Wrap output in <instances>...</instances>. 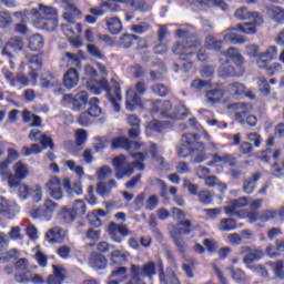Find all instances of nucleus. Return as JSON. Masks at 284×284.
Masks as SVG:
<instances>
[{
	"mask_svg": "<svg viewBox=\"0 0 284 284\" xmlns=\"http://www.w3.org/2000/svg\"><path fill=\"white\" fill-rule=\"evenodd\" d=\"M178 39H183L173 47V52L179 57L180 61H190V59H197V61H207V53L203 50L201 40L195 36H190V30L178 29L175 31Z\"/></svg>",
	"mask_w": 284,
	"mask_h": 284,
	"instance_id": "nucleus-1",
	"label": "nucleus"
},
{
	"mask_svg": "<svg viewBox=\"0 0 284 284\" xmlns=\"http://www.w3.org/2000/svg\"><path fill=\"white\" fill-rule=\"evenodd\" d=\"M201 135L196 133H184L181 144L178 146V154L182 159L191 156V163H203L207 161L205 144L200 142Z\"/></svg>",
	"mask_w": 284,
	"mask_h": 284,
	"instance_id": "nucleus-2",
	"label": "nucleus"
},
{
	"mask_svg": "<svg viewBox=\"0 0 284 284\" xmlns=\"http://www.w3.org/2000/svg\"><path fill=\"white\" fill-rule=\"evenodd\" d=\"M31 16L34 17L33 26L38 30L54 32L59 28V12L52 6L40 3L37 9L31 10Z\"/></svg>",
	"mask_w": 284,
	"mask_h": 284,
	"instance_id": "nucleus-3",
	"label": "nucleus"
},
{
	"mask_svg": "<svg viewBox=\"0 0 284 284\" xmlns=\"http://www.w3.org/2000/svg\"><path fill=\"white\" fill-rule=\"evenodd\" d=\"M112 85L114 88L113 94L112 90L110 89V84H108V80L105 79L95 82L94 85L88 84V88L93 94H101V92H106V97L109 101H111L114 112H121V104H119V101H122L123 99L121 97V87L119 85V82L114 80H112Z\"/></svg>",
	"mask_w": 284,
	"mask_h": 284,
	"instance_id": "nucleus-4",
	"label": "nucleus"
},
{
	"mask_svg": "<svg viewBox=\"0 0 284 284\" xmlns=\"http://www.w3.org/2000/svg\"><path fill=\"white\" fill-rule=\"evenodd\" d=\"M246 219H248L250 223H256V221L267 223L268 221H274V219H281V210L251 211L247 213Z\"/></svg>",
	"mask_w": 284,
	"mask_h": 284,
	"instance_id": "nucleus-5",
	"label": "nucleus"
},
{
	"mask_svg": "<svg viewBox=\"0 0 284 284\" xmlns=\"http://www.w3.org/2000/svg\"><path fill=\"white\" fill-rule=\"evenodd\" d=\"M240 254H244L243 263L247 270H252L255 265L252 263H256V261H261L263 258V252L260 248H253L250 246H242Z\"/></svg>",
	"mask_w": 284,
	"mask_h": 284,
	"instance_id": "nucleus-6",
	"label": "nucleus"
},
{
	"mask_svg": "<svg viewBox=\"0 0 284 284\" xmlns=\"http://www.w3.org/2000/svg\"><path fill=\"white\" fill-rule=\"evenodd\" d=\"M235 19L237 21H247L253 19L255 26H263V16L258 12L250 11L246 7H241L234 12Z\"/></svg>",
	"mask_w": 284,
	"mask_h": 284,
	"instance_id": "nucleus-7",
	"label": "nucleus"
},
{
	"mask_svg": "<svg viewBox=\"0 0 284 284\" xmlns=\"http://www.w3.org/2000/svg\"><path fill=\"white\" fill-rule=\"evenodd\" d=\"M276 57H278V48L276 45H270L264 52L260 53L256 59V65L258 68H267Z\"/></svg>",
	"mask_w": 284,
	"mask_h": 284,
	"instance_id": "nucleus-8",
	"label": "nucleus"
},
{
	"mask_svg": "<svg viewBox=\"0 0 284 284\" xmlns=\"http://www.w3.org/2000/svg\"><path fill=\"white\" fill-rule=\"evenodd\" d=\"M108 232L114 243H122L123 239L121 236H130V230H128V225L125 224L111 222Z\"/></svg>",
	"mask_w": 284,
	"mask_h": 284,
	"instance_id": "nucleus-9",
	"label": "nucleus"
},
{
	"mask_svg": "<svg viewBox=\"0 0 284 284\" xmlns=\"http://www.w3.org/2000/svg\"><path fill=\"white\" fill-rule=\"evenodd\" d=\"M111 148L112 150H141V143L136 142V141H130L128 138H115L112 140L111 142Z\"/></svg>",
	"mask_w": 284,
	"mask_h": 284,
	"instance_id": "nucleus-10",
	"label": "nucleus"
},
{
	"mask_svg": "<svg viewBox=\"0 0 284 284\" xmlns=\"http://www.w3.org/2000/svg\"><path fill=\"white\" fill-rule=\"evenodd\" d=\"M45 187L51 199H54V201H61V199H63V189L61 187V180H59V178H51L47 182Z\"/></svg>",
	"mask_w": 284,
	"mask_h": 284,
	"instance_id": "nucleus-11",
	"label": "nucleus"
},
{
	"mask_svg": "<svg viewBox=\"0 0 284 284\" xmlns=\"http://www.w3.org/2000/svg\"><path fill=\"white\" fill-rule=\"evenodd\" d=\"M131 270L135 272V274H139L141 277L145 278H152V276L156 275V264L154 262H149L144 264L143 266H139L136 264H133L131 266Z\"/></svg>",
	"mask_w": 284,
	"mask_h": 284,
	"instance_id": "nucleus-12",
	"label": "nucleus"
},
{
	"mask_svg": "<svg viewBox=\"0 0 284 284\" xmlns=\"http://www.w3.org/2000/svg\"><path fill=\"white\" fill-rule=\"evenodd\" d=\"M10 50H13V52H21V50H23V41L21 40V38H11L1 51L2 57H8V59H12L13 55Z\"/></svg>",
	"mask_w": 284,
	"mask_h": 284,
	"instance_id": "nucleus-13",
	"label": "nucleus"
},
{
	"mask_svg": "<svg viewBox=\"0 0 284 284\" xmlns=\"http://www.w3.org/2000/svg\"><path fill=\"white\" fill-rule=\"evenodd\" d=\"M220 68L217 70L219 77L221 79H225L227 77H241L236 73V69L230 64V59L223 60V58H220Z\"/></svg>",
	"mask_w": 284,
	"mask_h": 284,
	"instance_id": "nucleus-14",
	"label": "nucleus"
},
{
	"mask_svg": "<svg viewBox=\"0 0 284 284\" xmlns=\"http://www.w3.org/2000/svg\"><path fill=\"white\" fill-rule=\"evenodd\" d=\"M233 108L235 110V119L240 123H244L248 112H252V104L245 103V102H237L233 104Z\"/></svg>",
	"mask_w": 284,
	"mask_h": 284,
	"instance_id": "nucleus-15",
	"label": "nucleus"
},
{
	"mask_svg": "<svg viewBox=\"0 0 284 284\" xmlns=\"http://www.w3.org/2000/svg\"><path fill=\"white\" fill-rule=\"evenodd\" d=\"M63 83L68 90L77 88L79 85V71L74 68L69 69L63 77Z\"/></svg>",
	"mask_w": 284,
	"mask_h": 284,
	"instance_id": "nucleus-16",
	"label": "nucleus"
},
{
	"mask_svg": "<svg viewBox=\"0 0 284 284\" xmlns=\"http://www.w3.org/2000/svg\"><path fill=\"white\" fill-rule=\"evenodd\" d=\"M128 123L131 126L129 130L130 139H139V134H141V119L135 114H131L128 116Z\"/></svg>",
	"mask_w": 284,
	"mask_h": 284,
	"instance_id": "nucleus-17",
	"label": "nucleus"
},
{
	"mask_svg": "<svg viewBox=\"0 0 284 284\" xmlns=\"http://www.w3.org/2000/svg\"><path fill=\"white\" fill-rule=\"evenodd\" d=\"M89 264L93 270H105V267H108V258L101 253H92L89 258Z\"/></svg>",
	"mask_w": 284,
	"mask_h": 284,
	"instance_id": "nucleus-18",
	"label": "nucleus"
},
{
	"mask_svg": "<svg viewBox=\"0 0 284 284\" xmlns=\"http://www.w3.org/2000/svg\"><path fill=\"white\" fill-rule=\"evenodd\" d=\"M223 57H226V59H231V61H233V63H236L239 67L245 63L243 54H241V51L236 47L229 48L226 51L223 52Z\"/></svg>",
	"mask_w": 284,
	"mask_h": 284,
	"instance_id": "nucleus-19",
	"label": "nucleus"
},
{
	"mask_svg": "<svg viewBox=\"0 0 284 284\" xmlns=\"http://www.w3.org/2000/svg\"><path fill=\"white\" fill-rule=\"evenodd\" d=\"M256 28L258 26L253 20L252 22L237 23L236 27L230 28L229 32L237 31L243 34H256Z\"/></svg>",
	"mask_w": 284,
	"mask_h": 284,
	"instance_id": "nucleus-20",
	"label": "nucleus"
},
{
	"mask_svg": "<svg viewBox=\"0 0 284 284\" xmlns=\"http://www.w3.org/2000/svg\"><path fill=\"white\" fill-rule=\"evenodd\" d=\"M126 110H129V112H132L135 110L136 106L141 105V97H139V94H136V92H134V89H129L126 91Z\"/></svg>",
	"mask_w": 284,
	"mask_h": 284,
	"instance_id": "nucleus-21",
	"label": "nucleus"
},
{
	"mask_svg": "<svg viewBox=\"0 0 284 284\" xmlns=\"http://www.w3.org/2000/svg\"><path fill=\"white\" fill-rule=\"evenodd\" d=\"M85 105H88V92L80 91L73 97V110L81 112V110H85Z\"/></svg>",
	"mask_w": 284,
	"mask_h": 284,
	"instance_id": "nucleus-22",
	"label": "nucleus"
},
{
	"mask_svg": "<svg viewBox=\"0 0 284 284\" xmlns=\"http://www.w3.org/2000/svg\"><path fill=\"white\" fill-rule=\"evenodd\" d=\"M261 180V173L253 174L252 178L246 179L243 182V193L244 194H253L256 190V185L258 181Z\"/></svg>",
	"mask_w": 284,
	"mask_h": 284,
	"instance_id": "nucleus-23",
	"label": "nucleus"
},
{
	"mask_svg": "<svg viewBox=\"0 0 284 284\" xmlns=\"http://www.w3.org/2000/svg\"><path fill=\"white\" fill-rule=\"evenodd\" d=\"M153 110L154 112H160L161 116L164 119H170V116H172V113H170L172 110V102H170V100L156 101Z\"/></svg>",
	"mask_w": 284,
	"mask_h": 284,
	"instance_id": "nucleus-24",
	"label": "nucleus"
},
{
	"mask_svg": "<svg viewBox=\"0 0 284 284\" xmlns=\"http://www.w3.org/2000/svg\"><path fill=\"white\" fill-rule=\"evenodd\" d=\"M104 23L111 34H120L123 30V24L119 18H104Z\"/></svg>",
	"mask_w": 284,
	"mask_h": 284,
	"instance_id": "nucleus-25",
	"label": "nucleus"
},
{
	"mask_svg": "<svg viewBox=\"0 0 284 284\" xmlns=\"http://www.w3.org/2000/svg\"><path fill=\"white\" fill-rule=\"evenodd\" d=\"M61 234H62V241H63V239H65V231L59 226L52 227L45 233V240L49 243L54 244L59 241V239L61 237Z\"/></svg>",
	"mask_w": 284,
	"mask_h": 284,
	"instance_id": "nucleus-26",
	"label": "nucleus"
},
{
	"mask_svg": "<svg viewBox=\"0 0 284 284\" xmlns=\"http://www.w3.org/2000/svg\"><path fill=\"white\" fill-rule=\"evenodd\" d=\"M250 204V201H247V197H240L237 200L231 201V204L225 207V213L232 216L236 210L241 207H246V205Z\"/></svg>",
	"mask_w": 284,
	"mask_h": 284,
	"instance_id": "nucleus-27",
	"label": "nucleus"
},
{
	"mask_svg": "<svg viewBox=\"0 0 284 284\" xmlns=\"http://www.w3.org/2000/svg\"><path fill=\"white\" fill-rule=\"evenodd\" d=\"M224 42L225 40H217L213 36H207L204 45L207 50H213L214 52H221V50H223Z\"/></svg>",
	"mask_w": 284,
	"mask_h": 284,
	"instance_id": "nucleus-28",
	"label": "nucleus"
},
{
	"mask_svg": "<svg viewBox=\"0 0 284 284\" xmlns=\"http://www.w3.org/2000/svg\"><path fill=\"white\" fill-rule=\"evenodd\" d=\"M13 172L16 174V179H19V181H23V179L28 178L30 169L28 168V164L19 161L13 165Z\"/></svg>",
	"mask_w": 284,
	"mask_h": 284,
	"instance_id": "nucleus-29",
	"label": "nucleus"
},
{
	"mask_svg": "<svg viewBox=\"0 0 284 284\" xmlns=\"http://www.w3.org/2000/svg\"><path fill=\"white\" fill-rule=\"evenodd\" d=\"M267 14L271 16L272 20L276 23H284V9L276 6L267 7Z\"/></svg>",
	"mask_w": 284,
	"mask_h": 284,
	"instance_id": "nucleus-30",
	"label": "nucleus"
},
{
	"mask_svg": "<svg viewBox=\"0 0 284 284\" xmlns=\"http://www.w3.org/2000/svg\"><path fill=\"white\" fill-rule=\"evenodd\" d=\"M43 45V36L37 33L29 38V50H31V52H37V50H41Z\"/></svg>",
	"mask_w": 284,
	"mask_h": 284,
	"instance_id": "nucleus-31",
	"label": "nucleus"
},
{
	"mask_svg": "<svg viewBox=\"0 0 284 284\" xmlns=\"http://www.w3.org/2000/svg\"><path fill=\"white\" fill-rule=\"evenodd\" d=\"M224 41H229L233 45H243V43H247V39L245 37L236 34L234 32L224 33Z\"/></svg>",
	"mask_w": 284,
	"mask_h": 284,
	"instance_id": "nucleus-32",
	"label": "nucleus"
},
{
	"mask_svg": "<svg viewBox=\"0 0 284 284\" xmlns=\"http://www.w3.org/2000/svg\"><path fill=\"white\" fill-rule=\"evenodd\" d=\"M27 59L29 61V68L33 72H38V70H41V68H43V60L41 59V55H39V54H27Z\"/></svg>",
	"mask_w": 284,
	"mask_h": 284,
	"instance_id": "nucleus-33",
	"label": "nucleus"
},
{
	"mask_svg": "<svg viewBox=\"0 0 284 284\" xmlns=\"http://www.w3.org/2000/svg\"><path fill=\"white\" fill-rule=\"evenodd\" d=\"M112 165L115 170H128L130 168H134L132 163L128 162V158L125 155L115 156L112 161Z\"/></svg>",
	"mask_w": 284,
	"mask_h": 284,
	"instance_id": "nucleus-34",
	"label": "nucleus"
},
{
	"mask_svg": "<svg viewBox=\"0 0 284 284\" xmlns=\"http://www.w3.org/2000/svg\"><path fill=\"white\" fill-rule=\"evenodd\" d=\"M197 201L202 205H211L214 201V194L209 190H201L197 192Z\"/></svg>",
	"mask_w": 284,
	"mask_h": 284,
	"instance_id": "nucleus-35",
	"label": "nucleus"
},
{
	"mask_svg": "<svg viewBox=\"0 0 284 284\" xmlns=\"http://www.w3.org/2000/svg\"><path fill=\"white\" fill-rule=\"evenodd\" d=\"M219 230L221 232H232L236 230V220L229 217V219H222L219 224Z\"/></svg>",
	"mask_w": 284,
	"mask_h": 284,
	"instance_id": "nucleus-36",
	"label": "nucleus"
},
{
	"mask_svg": "<svg viewBox=\"0 0 284 284\" xmlns=\"http://www.w3.org/2000/svg\"><path fill=\"white\" fill-rule=\"evenodd\" d=\"M226 90L233 97H241L242 94H245V84L241 82H233L227 85Z\"/></svg>",
	"mask_w": 284,
	"mask_h": 284,
	"instance_id": "nucleus-37",
	"label": "nucleus"
},
{
	"mask_svg": "<svg viewBox=\"0 0 284 284\" xmlns=\"http://www.w3.org/2000/svg\"><path fill=\"white\" fill-rule=\"evenodd\" d=\"M58 217L60 221H64V223H72L74 219H77V214L73 212L72 209H61L58 212Z\"/></svg>",
	"mask_w": 284,
	"mask_h": 284,
	"instance_id": "nucleus-38",
	"label": "nucleus"
},
{
	"mask_svg": "<svg viewBox=\"0 0 284 284\" xmlns=\"http://www.w3.org/2000/svg\"><path fill=\"white\" fill-rule=\"evenodd\" d=\"M89 110H88V113L93 116V118H97V116H101V112H103L101 110V106H99V98H91L89 100Z\"/></svg>",
	"mask_w": 284,
	"mask_h": 284,
	"instance_id": "nucleus-39",
	"label": "nucleus"
},
{
	"mask_svg": "<svg viewBox=\"0 0 284 284\" xmlns=\"http://www.w3.org/2000/svg\"><path fill=\"white\" fill-rule=\"evenodd\" d=\"M32 219H40V221H52V215L45 207H38L31 213Z\"/></svg>",
	"mask_w": 284,
	"mask_h": 284,
	"instance_id": "nucleus-40",
	"label": "nucleus"
},
{
	"mask_svg": "<svg viewBox=\"0 0 284 284\" xmlns=\"http://www.w3.org/2000/svg\"><path fill=\"white\" fill-rule=\"evenodd\" d=\"M130 156H132V159H135V162L131 163V165L133 166V171L134 168H138V170L140 171L145 170V164L143 163V161H145V154H143L142 152H138L130 153Z\"/></svg>",
	"mask_w": 284,
	"mask_h": 284,
	"instance_id": "nucleus-41",
	"label": "nucleus"
},
{
	"mask_svg": "<svg viewBox=\"0 0 284 284\" xmlns=\"http://www.w3.org/2000/svg\"><path fill=\"white\" fill-rule=\"evenodd\" d=\"M159 278H160V284H181L179 282V277H176L174 273L170 275H165L163 270L160 271Z\"/></svg>",
	"mask_w": 284,
	"mask_h": 284,
	"instance_id": "nucleus-42",
	"label": "nucleus"
},
{
	"mask_svg": "<svg viewBox=\"0 0 284 284\" xmlns=\"http://www.w3.org/2000/svg\"><path fill=\"white\" fill-rule=\"evenodd\" d=\"M111 261L115 265H123V263L128 262V255H125V253L116 250L111 253Z\"/></svg>",
	"mask_w": 284,
	"mask_h": 284,
	"instance_id": "nucleus-43",
	"label": "nucleus"
},
{
	"mask_svg": "<svg viewBox=\"0 0 284 284\" xmlns=\"http://www.w3.org/2000/svg\"><path fill=\"white\" fill-rule=\"evenodd\" d=\"M130 7L134 12H148L150 10V6L145 3V0H133Z\"/></svg>",
	"mask_w": 284,
	"mask_h": 284,
	"instance_id": "nucleus-44",
	"label": "nucleus"
},
{
	"mask_svg": "<svg viewBox=\"0 0 284 284\" xmlns=\"http://www.w3.org/2000/svg\"><path fill=\"white\" fill-rule=\"evenodd\" d=\"M262 70H266L267 77H276V74H281L283 72V64L275 62L273 64H268L267 68H261Z\"/></svg>",
	"mask_w": 284,
	"mask_h": 284,
	"instance_id": "nucleus-45",
	"label": "nucleus"
},
{
	"mask_svg": "<svg viewBox=\"0 0 284 284\" xmlns=\"http://www.w3.org/2000/svg\"><path fill=\"white\" fill-rule=\"evenodd\" d=\"M206 99L210 103H219L223 99V91L220 89H214L206 92Z\"/></svg>",
	"mask_w": 284,
	"mask_h": 284,
	"instance_id": "nucleus-46",
	"label": "nucleus"
},
{
	"mask_svg": "<svg viewBox=\"0 0 284 284\" xmlns=\"http://www.w3.org/2000/svg\"><path fill=\"white\" fill-rule=\"evenodd\" d=\"M150 153L153 160L161 165V168H165V159L159 154V146L156 144H151Z\"/></svg>",
	"mask_w": 284,
	"mask_h": 284,
	"instance_id": "nucleus-47",
	"label": "nucleus"
},
{
	"mask_svg": "<svg viewBox=\"0 0 284 284\" xmlns=\"http://www.w3.org/2000/svg\"><path fill=\"white\" fill-rule=\"evenodd\" d=\"M71 210H73L75 216H83V214H85V212H88L85 202H83L82 200H77L73 203V206Z\"/></svg>",
	"mask_w": 284,
	"mask_h": 284,
	"instance_id": "nucleus-48",
	"label": "nucleus"
},
{
	"mask_svg": "<svg viewBox=\"0 0 284 284\" xmlns=\"http://www.w3.org/2000/svg\"><path fill=\"white\" fill-rule=\"evenodd\" d=\"M136 39H139V36L125 33L120 39V45H121V48H124V49L131 48L132 47V41H134Z\"/></svg>",
	"mask_w": 284,
	"mask_h": 284,
	"instance_id": "nucleus-49",
	"label": "nucleus"
},
{
	"mask_svg": "<svg viewBox=\"0 0 284 284\" xmlns=\"http://www.w3.org/2000/svg\"><path fill=\"white\" fill-rule=\"evenodd\" d=\"M111 276L113 278H116L119 283H123V281H126L128 278V268L125 266H121L118 270L113 271Z\"/></svg>",
	"mask_w": 284,
	"mask_h": 284,
	"instance_id": "nucleus-50",
	"label": "nucleus"
},
{
	"mask_svg": "<svg viewBox=\"0 0 284 284\" xmlns=\"http://www.w3.org/2000/svg\"><path fill=\"white\" fill-rule=\"evenodd\" d=\"M187 114H190V112L187 111V108H185V105L180 104L175 111L172 113V115H170V119H185V116H187Z\"/></svg>",
	"mask_w": 284,
	"mask_h": 284,
	"instance_id": "nucleus-51",
	"label": "nucleus"
},
{
	"mask_svg": "<svg viewBox=\"0 0 284 284\" xmlns=\"http://www.w3.org/2000/svg\"><path fill=\"white\" fill-rule=\"evenodd\" d=\"M273 272L276 278H280L281 281H284V262L283 261H277L272 264Z\"/></svg>",
	"mask_w": 284,
	"mask_h": 284,
	"instance_id": "nucleus-52",
	"label": "nucleus"
},
{
	"mask_svg": "<svg viewBox=\"0 0 284 284\" xmlns=\"http://www.w3.org/2000/svg\"><path fill=\"white\" fill-rule=\"evenodd\" d=\"M21 152L23 156H31V154H41L42 150L39 144H32L30 148L23 146Z\"/></svg>",
	"mask_w": 284,
	"mask_h": 284,
	"instance_id": "nucleus-53",
	"label": "nucleus"
},
{
	"mask_svg": "<svg viewBox=\"0 0 284 284\" xmlns=\"http://www.w3.org/2000/svg\"><path fill=\"white\" fill-rule=\"evenodd\" d=\"M250 270L252 271L253 274H256L257 276H262V278H267V276H270V272L263 264L251 266Z\"/></svg>",
	"mask_w": 284,
	"mask_h": 284,
	"instance_id": "nucleus-54",
	"label": "nucleus"
},
{
	"mask_svg": "<svg viewBox=\"0 0 284 284\" xmlns=\"http://www.w3.org/2000/svg\"><path fill=\"white\" fill-rule=\"evenodd\" d=\"M246 50V54L247 57H250L251 59H258L260 57V47L257 44H247L245 47Z\"/></svg>",
	"mask_w": 284,
	"mask_h": 284,
	"instance_id": "nucleus-55",
	"label": "nucleus"
},
{
	"mask_svg": "<svg viewBox=\"0 0 284 284\" xmlns=\"http://www.w3.org/2000/svg\"><path fill=\"white\" fill-rule=\"evenodd\" d=\"M182 267L189 278H194V273H193L194 260L193 258L186 260V262L183 263Z\"/></svg>",
	"mask_w": 284,
	"mask_h": 284,
	"instance_id": "nucleus-56",
	"label": "nucleus"
},
{
	"mask_svg": "<svg viewBox=\"0 0 284 284\" xmlns=\"http://www.w3.org/2000/svg\"><path fill=\"white\" fill-rule=\"evenodd\" d=\"M97 193L100 194L102 199H105V196H110L112 189H110L105 182H100L97 185Z\"/></svg>",
	"mask_w": 284,
	"mask_h": 284,
	"instance_id": "nucleus-57",
	"label": "nucleus"
},
{
	"mask_svg": "<svg viewBox=\"0 0 284 284\" xmlns=\"http://www.w3.org/2000/svg\"><path fill=\"white\" fill-rule=\"evenodd\" d=\"M257 85L261 94H264V97H267L270 92H272V90L270 89V84L267 83V79L263 77L258 79Z\"/></svg>",
	"mask_w": 284,
	"mask_h": 284,
	"instance_id": "nucleus-58",
	"label": "nucleus"
},
{
	"mask_svg": "<svg viewBox=\"0 0 284 284\" xmlns=\"http://www.w3.org/2000/svg\"><path fill=\"white\" fill-rule=\"evenodd\" d=\"M150 23L142 22L140 24H133L131 27L132 32H135L136 34H145V32H150Z\"/></svg>",
	"mask_w": 284,
	"mask_h": 284,
	"instance_id": "nucleus-59",
	"label": "nucleus"
},
{
	"mask_svg": "<svg viewBox=\"0 0 284 284\" xmlns=\"http://www.w3.org/2000/svg\"><path fill=\"white\" fill-rule=\"evenodd\" d=\"M85 141H88V132L85 130H78L75 133V143L78 148H81V145H84Z\"/></svg>",
	"mask_w": 284,
	"mask_h": 284,
	"instance_id": "nucleus-60",
	"label": "nucleus"
},
{
	"mask_svg": "<svg viewBox=\"0 0 284 284\" xmlns=\"http://www.w3.org/2000/svg\"><path fill=\"white\" fill-rule=\"evenodd\" d=\"M40 144L44 150H54V142L52 141V136H50L48 133H44L43 136L40 140Z\"/></svg>",
	"mask_w": 284,
	"mask_h": 284,
	"instance_id": "nucleus-61",
	"label": "nucleus"
},
{
	"mask_svg": "<svg viewBox=\"0 0 284 284\" xmlns=\"http://www.w3.org/2000/svg\"><path fill=\"white\" fill-rule=\"evenodd\" d=\"M12 17L8 12H0V28H10Z\"/></svg>",
	"mask_w": 284,
	"mask_h": 284,
	"instance_id": "nucleus-62",
	"label": "nucleus"
},
{
	"mask_svg": "<svg viewBox=\"0 0 284 284\" xmlns=\"http://www.w3.org/2000/svg\"><path fill=\"white\" fill-rule=\"evenodd\" d=\"M97 176L100 179V181H103L108 179V176H112V169H110L108 165H104L97 171Z\"/></svg>",
	"mask_w": 284,
	"mask_h": 284,
	"instance_id": "nucleus-63",
	"label": "nucleus"
},
{
	"mask_svg": "<svg viewBox=\"0 0 284 284\" xmlns=\"http://www.w3.org/2000/svg\"><path fill=\"white\" fill-rule=\"evenodd\" d=\"M53 274L51 276H55L60 281H65V268L57 265H52Z\"/></svg>",
	"mask_w": 284,
	"mask_h": 284,
	"instance_id": "nucleus-64",
	"label": "nucleus"
}]
</instances>
